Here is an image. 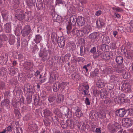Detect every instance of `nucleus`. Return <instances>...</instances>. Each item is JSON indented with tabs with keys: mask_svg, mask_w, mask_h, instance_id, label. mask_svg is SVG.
<instances>
[{
	"mask_svg": "<svg viewBox=\"0 0 133 133\" xmlns=\"http://www.w3.org/2000/svg\"><path fill=\"white\" fill-rule=\"evenodd\" d=\"M124 92L126 93H128L131 92V86L129 83H124L121 87Z\"/></svg>",
	"mask_w": 133,
	"mask_h": 133,
	"instance_id": "7",
	"label": "nucleus"
},
{
	"mask_svg": "<svg viewBox=\"0 0 133 133\" xmlns=\"http://www.w3.org/2000/svg\"><path fill=\"white\" fill-rule=\"evenodd\" d=\"M15 17L19 21H22L25 19L26 21H28L29 19L26 18L28 17V13H24L23 10L21 9H18L16 11Z\"/></svg>",
	"mask_w": 133,
	"mask_h": 133,
	"instance_id": "1",
	"label": "nucleus"
},
{
	"mask_svg": "<svg viewBox=\"0 0 133 133\" xmlns=\"http://www.w3.org/2000/svg\"><path fill=\"white\" fill-rule=\"evenodd\" d=\"M77 18L75 16L73 15L71 16L70 18V23L68 22L69 24L67 26L66 30L67 33H70L71 32H72L71 25L74 26L75 25L77 22Z\"/></svg>",
	"mask_w": 133,
	"mask_h": 133,
	"instance_id": "3",
	"label": "nucleus"
},
{
	"mask_svg": "<svg viewBox=\"0 0 133 133\" xmlns=\"http://www.w3.org/2000/svg\"><path fill=\"white\" fill-rule=\"evenodd\" d=\"M5 130L6 131H7L9 132H10L12 131V128L10 126L6 127L5 129Z\"/></svg>",
	"mask_w": 133,
	"mask_h": 133,
	"instance_id": "64",
	"label": "nucleus"
},
{
	"mask_svg": "<svg viewBox=\"0 0 133 133\" xmlns=\"http://www.w3.org/2000/svg\"><path fill=\"white\" fill-rule=\"evenodd\" d=\"M79 89L82 91L83 94L86 95L88 94L89 86L87 84L83 83L81 84L79 86Z\"/></svg>",
	"mask_w": 133,
	"mask_h": 133,
	"instance_id": "5",
	"label": "nucleus"
},
{
	"mask_svg": "<svg viewBox=\"0 0 133 133\" xmlns=\"http://www.w3.org/2000/svg\"><path fill=\"white\" fill-rule=\"evenodd\" d=\"M104 71V74H107L111 73L112 72L111 69L110 68H107L105 69Z\"/></svg>",
	"mask_w": 133,
	"mask_h": 133,
	"instance_id": "47",
	"label": "nucleus"
},
{
	"mask_svg": "<svg viewBox=\"0 0 133 133\" xmlns=\"http://www.w3.org/2000/svg\"><path fill=\"white\" fill-rule=\"evenodd\" d=\"M112 66L113 68H114V71L116 73H120L123 70V68L124 66L122 64H117L114 63L112 64Z\"/></svg>",
	"mask_w": 133,
	"mask_h": 133,
	"instance_id": "6",
	"label": "nucleus"
},
{
	"mask_svg": "<svg viewBox=\"0 0 133 133\" xmlns=\"http://www.w3.org/2000/svg\"><path fill=\"white\" fill-rule=\"evenodd\" d=\"M10 103V101L9 100L6 99L4 101H2L1 102V104L2 105H5L6 107H7L9 105Z\"/></svg>",
	"mask_w": 133,
	"mask_h": 133,
	"instance_id": "36",
	"label": "nucleus"
},
{
	"mask_svg": "<svg viewBox=\"0 0 133 133\" xmlns=\"http://www.w3.org/2000/svg\"><path fill=\"white\" fill-rule=\"evenodd\" d=\"M110 54L107 52H100V54L99 55L100 59H103L105 60H107L110 59Z\"/></svg>",
	"mask_w": 133,
	"mask_h": 133,
	"instance_id": "13",
	"label": "nucleus"
},
{
	"mask_svg": "<svg viewBox=\"0 0 133 133\" xmlns=\"http://www.w3.org/2000/svg\"><path fill=\"white\" fill-rule=\"evenodd\" d=\"M4 26L5 29V32L8 33H9L11 29V23H6L5 25Z\"/></svg>",
	"mask_w": 133,
	"mask_h": 133,
	"instance_id": "28",
	"label": "nucleus"
},
{
	"mask_svg": "<svg viewBox=\"0 0 133 133\" xmlns=\"http://www.w3.org/2000/svg\"><path fill=\"white\" fill-rule=\"evenodd\" d=\"M48 55L47 51L45 50L43 51H41L39 54V56L42 58L43 60H45L47 58Z\"/></svg>",
	"mask_w": 133,
	"mask_h": 133,
	"instance_id": "15",
	"label": "nucleus"
},
{
	"mask_svg": "<svg viewBox=\"0 0 133 133\" xmlns=\"http://www.w3.org/2000/svg\"><path fill=\"white\" fill-rule=\"evenodd\" d=\"M102 129L101 127L97 128L96 129L95 132L96 133H101Z\"/></svg>",
	"mask_w": 133,
	"mask_h": 133,
	"instance_id": "60",
	"label": "nucleus"
},
{
	"mask_svg": "<svg viewBox=\"0 0 133 133\" xmlns=\"http://www.w3.org/2000/svg\"><path fill=\"white\" fill-rule=\"evenodd\" d=\"M77 62V58H73L71 60V63L73 64H75Z\"/></svg>",
	"mask_w": 133,
	"mask_h": 133,
	"instance_id": "61",
	"label": "nucleus"
},
{
	"mask_svg": "<svg viewBox=\"0 0 133 133\" xmlns=\"http://www.w3.org/2000/svg\"><path fill=\"white\" fill-rule=\"evenodd\" d=\"M38 129V126L36 124L35 122H32L30 123L29 129L31 131L34 132L37 131Z\"/></svg>",
	"mask_w": 133,
	"mask_h": 133,
	"instance_id": "9",
	"label": "nucleus"
},
{
	"mask_svg": "<svg viewBox=\"0 0 133 133\" xmlns=\"http://www.w3.org/2000/svg\"><path fill=\"white\" fill-rule=\"evenodd\" d=\"M9 43L11 45H13L15 42V36L12 34H10L9 35Z\"/></svg>",
	"mask_w": 133,
	"mask_h": 133,
	"instance_id": "23",
	"label": "nucleus"
},
{
	"mask_svg": "<svg viewBox=\"0 0 133 133\" xmlns=\"http://www.w3.org/2000/svg\"><path fill=\"white\" fill-rule=\"evenodd\" d=\"M43 121L45 125L46 126H47L50 125V123L49 122V120L46 119L45 120H43Z\"/></svg>",
	"mask_w": 133,
	"mask_h": 133,
	"instance_id": "59",
	"label": "nucleus"
},
{
	"mask_svg": "<svg viewBox=\"0 0 133 133\" xmlns=\"http://www.w3.org/2000/svg\"><path fill=\"white\" fill-rule=\"evenodd\" d=\"M33 65L34 64L32 62H27L24 64V67L25 69L28 70L32 68Z\"/></svg>",
	"mask_w": 133,
	"mask_h": 133,
	"instance_id": "20",
	"label": "nucleus"
},
{
	"mask_svg": "<svg viewBox=\"0 0 133 133\" xmlns=\"http://www.w3.org/2000/svg\"><path fill=\"white\" fill-rule=\"evenodd\" d=\"M52 120L55 123L57 124L59 122V119L56 116L52 117Z\"/></svg>",
	"mask_w": 133,
	"mask_h": 133,
	"instance_id": "52",
	"label": "nucleus"
},
{
	"mask_svg": "<svg viewBox=\"0 0 133 133\" xmlns=\"http://www.w3.org/2000/svg\"><path fill=\"white\" fill-rule=\"evenodd\" d=\"M19 102L16 101H13L12 102V106L15 108L17 107V105H19Z\"/></svg>",
	"mask_w": 133,
	"mask_h": 133,
	"instance_id": "46",
	"label": "nucleus"
},
{
	"mask_svg": "<svg viewBox=\"0 0 133 133\" xmlns=\"http://www.w3.org/2000/svg\"><path fill=\"white\" fill-rule=\"evenodd\" d=\"M69 46L71 48L72 50L75 49L76 45L75 43L73 42H69L68 43Z\"/></svg>",
	"mask_w": 133,
	"mask_h": 133,
	"instance_id": "39",
	"label": "nucleus"
},
{
	"mask_svg": "<svg viewBox=\"0 0 133 133\" xmlns=\"http://www.w3.org/2000/svg\"><path fill=\"white\" fill-rule=\"evenodd\" d=\"M43 114L45 118L49 116L51 117L53 115L52 112L48 109H45L44 110Z\"/></svg>",
	"mask_w": 133,
	"mask_h": 133,
	"instance_id": "21",
	"label": "nucleus"
},
{
	"mask_svg": "<svg viewBox=\"0 0 133 133\" xmlns=\"http://www.w3.org/2000/svg\"><path fill=\"white\" fill-rule=\"evenodd\" d=\"M42 39V37L40 35H36L35 38L34 39L35 42L36 43H40Z\"/></svg>",
	"mask_w": 133,
	"mask_h": 133,
	"instance_id": "37",
	"label": "nucleus"
},
{
	"mask_svg": "<svg viewBox=\"0 0 133 133\" xmlns=\"http://www.w3.org/2000/svg\"><path fill=\"white\" fill-rule=\"evenodd\" d=\"M36 6L37 9L38 10L42 9L43 8V4L42 2H38L37 3Z\"/></svg>",
	"mask_w": 133,
	"mask_h": 133,
	"instance_id": "42",
	"label": "nucleus"
},
{
	"mask_svg": "<svg viewBox=\"0 0 133 133\" xmlns=\"http://www.w3.org/2000/svg\"><path fill=\"white\" fill-rule=\"evenodd\" d=\"M96 23L97 26L98 28H103L105 25V23L103 20L101 18L97 19Z\"/></svg>",
	"mask_w": 133,
	"mask_h": 133,
	"instance_id": "14",
	"label": "nucleus"
},
{
	"mask_svg": "<svg viewBox=\"0 0 133 133\" xmlns=\"http://www.w3.org/2000/svg\"><path fill=\"white\" fill-rule=\"evenodd\" d=\"M34 2L33 0H27V4L29 6H33Z\"/></svg>",
	"mask_w": 133,
	"mask_h": 133,
	"instance_id": "49",
	"label": "nucleus"
},
{
	"mask_svg": "<svg viewBox=\"0 0 133 133\" xmlns=\"http://www.w3.org/2000/svg\"><path fill=\"white\" fill-rule=\"evenodd\" d=\"M71 55L69 54H66L64 56V59L66 61H69Z\"/></svg>",
	"mask_w": 133,
	"mask_h": 133,
	"instance_id": "51",
	"label": "nucleus"
},
{
	"mask_svg": "<svg viewBox=\"0 0 133 133\" xmlns=\"http://www.w3.org/2000/svg\"><path fill=\"white\" fill-rule=\"evenodd\" d=\"M85 22V18L81 16H78L77 18V23L78 26H82L84 25Z\"/></svg>",
	"mask_w": 133,
	"mask_h": 133,
	"instance_id": "8",
	"label": "nucleus"
},
{
	"mask_svg": "<svg viewBox=\"0 0 133 133\" xmlns=\"http://www.w3.org/2000/svg\"><path fill=\"white\" fill-rule=\"evenodd\" d=\"M125 56L128 59H131L133 57V52L131 51H127L125 53Z\"/></svg>",
	"mask_w": 133,
	"mask_h": 133,
	"instance_id": "22",
	"label": "nucleus"
},
{
	"mask_svg": "<svg viewBox=\"0 0 133 133\" xmlns=\"http://www.w3.org/2000/svg\"><path fill=\"white\" fill-rule=\"evenodd\" d=\"M103 41L104 42L107 44H108L110 42V40L108 37H104L103 39Z\"/></svg>",
	"mask_w": 133,
	"mask_h": 133,
	"instance_id": "40",
	"label": "nucleus"
},
{
	"mask_svg": "<svg viewBox=\"0 0 133 133\" xmlns=\"http://www.w3.org/2000/svg\"><path fill=\"white\" fill-rule=\"evenodd\" d=\"M64 96L61 94H58L57 96L56 101L58 103H61L63 101Z\"/></svg>",
	"mask_w": 133,
	"mask_h": 133,
	"instance_id": "24",
	"label": "nucleus"
},
{
	"mask_svg": "<svg viewBox=\"0 0 133 133\" xmlns=\"http://www.w3.org/2000/svg\"><path fill=\"white\" fill-rule=\"evenodd\" d=\"M3 19L6 20L8 18V15L6 10H4L1 12Z\"/></svg>",
	"mask_w": 133,
	"mask_h": 133,
	"instance_id": "32",
	"label": "nucleus"
},
{
	"mask_svg": "<svg viewBox=\"0 0 133 133\" xmlns=\"http://www.w3.org/2000/svg\"><path fill=\"white\" fill-rule=\"evenodd\" d=\"M8 39V37L4 34H2L0 36V40L1 41H6Z\"/></svg>",
	"mask_w": 133,
	"mask_h": 133,
	"instance_id": "41",
	"label": "nucleus"
},
{
	"mask_svg": "<svg viewBox=\"0 0 133 133\" xmlns=\"http://www.w3.org/2000/svg\"><path fill=\"white\" fill-rule=\"evenodd\" d=\"M107 83L106 82L102 80H98L97 82V87L99 88H102L104 86L105 84Z\"/></svg>",
	"mask_w": 133,
	"mask_h": 133,
	"instance_id": "30",
	"label": "nucleus"
},
{
	"mask_svg": "<svg viewBox=\"0 0 133 133\" xmlns=\"http://www.w3.org/2000/svg\"><path fill=\"white\" fill-rule=\"evenodd\" d=\"M59 77L58 74L56 73L52 76V74H50V77L49 79V82L50 83H52L54 81H55L56 79Z\"/></svg>",
	"mask_w": 133,
	"mask_h": 133,
	"instance_id": "17",
	"label": "nucleus"
},
{
	"mask_svg": "<svg viewBox=\"0 0 133 133\" xmlns=\"http://www.w3.org/2000/svg\"><path fill=\"white\" fill-rule=\"evenodd\" d=\"M126 113V111L123 108L120 109L116 111V115L120 117H123Z\"/></svg>",
	"mask_w": 133,
	"mask_h": 133,
	"instance_id": "12",
	"label": "nucleus"
},
{
	"mask_svg": "<svg viewBox=\"0 0 133 133\" xmlns=\"http://www.w3.org/2000/svg\"><path fill=\"white\" fill-rule=\"evenodd\" d=\"M110 46L113 49H115L116 47V43L115 42H113L112 44H110Z\"/></svg>",
	"mask_w": 133,
	"mask_h": 133,
	"instance_id": "62",
	"label": "nucleus"
},
{
	"mask_svg": "<svg viewBox=\"0 0 133 133\" xmlns=\"http://www.w3.org/2000/svg\"><path fill=\"white\" fill-rule=\"evenodd\" d=\"M99 34H90L89 35V38L91 39L92 40H93L94 41H95L97 40L96 38L98 37Z\"/></svg>",
	"mask_w": 133,
	"mask_h": 133,
	"instance_id": "31",
	"label": "nucleus"
},
{
	"mask_svg": "<svg viewBox=\"0 0 133 133\" xmlns=\"http://www.w3.org/2000/svg\"><path fill=\"white\" fill-rule=\"evenodd\" d=\"M66 124L68 128L71 129H73L74 127V125L73 122L70 120H67Z\"/></svg>",
	"mask_w": 133,
	"mask_h": 133,
	"instance_id": "27",
	"label": "nucleus"
},
{
	"mask_svg": "<svg viewBox=\"0 0 133 133\" xmlns=\"http://www.w3.org/2000/svg\"><path fill=\"white\" fill-rule=\"evenodd\" d=\"M66 0H56V4H63L65 2Z\"/></svg>",
	"mask_w": 133,
	"mask_h": 133,
	"instance_id": "55",
	"label": "nucleus"
},
{
	"mask_svg": "<svg viewBox=\"0 0 133 133\" xmlns=\"http://www.w3.org/2000/svg\"><path fill=\"white\" fill-rule=\"evenodd\" d=\"M52 88L54 92H57L59 90H60V83L57 82L54 83L53 85Z\"/></svg>",
	"mask_w": 133,
	"mask_h": 133,
	"instance_id": "19",
	"label": "nucleus"
},
{
	"mask_svg": "<svg viewBox=\"0 0 133 133\" xmlns=\"http://www.w3.org/2000/svg\"><path fill=\"white\" fill-rule=\"evenodd\" d=\"M75 114L78 117H80L83 116V112L78 107L76 108Z\"/></svg>",
	"mask_w": 133,
	"mask_h": 133,
	"instance_id": "18",
	"label": "nucleus"
},
{
	"mask_svg": "<svg viewBox=\"0 0 133 133\" xmlns=\"http://www.w3.org/2000/svg\"><path fill=\"white\" fill-rule=\"evenodd\" d=\"M120 125L116 122L113 123H110L108 124V129L109 131L111 133H114L116 132L117 131L121 128Z\"/></svg>",
	"mask_w": 133,
	"mask_h": 133,
	"instance_id": "2",
	"label": "nucleus"
},
{
	"mask_svg": "<svg viewBox=\"0 0 133 133\" xmlns=\"http://www.w3.org/2000/svg\"><path fill=\"white\" fill-rule=\"evenodd\" d=\"M100 54V51L99 52L98 54H95L94 55H93V58L94 59H96L98 58L100 59V55L99 56Z\"/></svg>",
	"mask_w": 133,
	"mask_h": 133,
	"instance_id": "54",
	"label": "nucleus"
},
{
	"mask_svg": "<svg viewBox=\"0 0 133 133\" xmlns=\"http://www.w3.org/2000/svg\"><path fill=\"white\" fill-rule=\"evenodd\" d=\"M52 15L53 19L57 20L58 18V15L57 14H56L55 12H52Z\"/></svg>",
	"mask_w": 133,
	"mask_h": 133,
	"instance_id": "56",
	"label": "nucleus"
},
{
	"mask_svg": "<svg viewBox=\"0 0 133 133\" xmlns=\"http://www.w3.org/2000/svg\"><path fill=\"white\" fill-rule=\"evenodd\" d=\"M8 57L6 55L5 56L1 55L0 57V64L3 65L7 63Z\"/></svg>",
	"mask_w": 133,
	"mask_h": 133,
	"instance_id": "16",
	"label": "nucleus"
},
{
	"mask_svg": "<svg viewBox=\"0 0 133 133\" xmlns=\"http://www.w3.org/2000/svg\"><path fill=\"white\" fill-rule=\"evenodd\" d=\"M99 117L101 119L105 118L106 117L105 113L104 111H100L98 114Z\"/></svg>",
	"mask_w": 133,
	"mask_h": 133,
	"instance_id": "38",
	"label": "nucleus"
},
{
	"mask_svg": "<svg viewBox=\"0 0 133 133\" xmlns=\"http://www.w3.org/2000/svg\"><path fill=\"white\" fill-rule=\"evenodd\" d=\"M21 32L23 33H30L31 32V31L30 27L29 26H26L23 28V30H21Z\"/></svg>",
	"mask_w": 133,
	"mask_h": 133,
	"instance_id": "26",
	"label": "nucleus"
},
{
	"mask_svg": "<svg viewBox=\"0 0 133 133\" xmlns=\"http://www.w3.org/2000/svg\"><path fill=\"white\" fill-rule=\"evenodd\" d=\"M115 61L117 64H122L123 61V57L121 56H119L116 57Z\"/></svg>",
	"mask_w": 133,
	"mask_h": 133,
	"instance_id": "29",
	"label": "nucleus"
},
{
	"mask_svg": "<svg viewBox=\"0 0 133 133\" xmlns=\"http://www.w3.org/2000/svg\"><path fill=\"white\" fill-rule=\"evenodd\" d=\"M115 102L116 103L121 104L124 101L123 98L118 97L115 98L114 99Z\"/></svg>",
	"mask_w": 133,
	"mask_h": 133,
	"instance_id": "34",
	"label": "nucleus"
},
{
	"mask_svg": "<svg viewBox=\"0 0 133 133\" xmlns=\"http://www.w3.org/2000/svg\"><path fill=\"white\" fill-rule=\"evenodd\" d=\"M124 126L126 127H131L133 124V121L128 118H126L123 122Z\"/></svg>",
	"mask_w": 133,
	"mask_h": 133,
	"instance_id": "11",
	"label": "nucleus"
},
{
	"mask_svg": "<svg viewBox=\"0 0 133 133\" xmlns=\"http://www.w3.org/2000/svg\"><path fill=\"white\" fill-rule=\"evenodd\" d=\"M60 91H63L65 88H67L69 85L68 83L66 82H62L61 83H60Z\"/></svg>",
	"mask_w": 133,
	"mask_h": 133,
	"instance_id": "25",
	"label": "nucleus"
},
{
	"mask_svg": "<svg viewBox=\"0 0 133 133\" xmlns=\"http://www.w3.org/2000/svg\"><path fill=\"white\" fill-rule=\"evenodd\" d=\"M91 31V28L90 27H85L83 28L81 30H78L76 28H74L72 31V33H74L76 32V33H88Z\"/></svg>",
	"mask_w": 133,
	"mask_h": 133,
	"instance_id": "4",
	"label": "nucleus"
},
{
	"mask_svg": "<svg viewBox=\"0 0 133 133\" xmlns=\"http://www.w3.org/2000/svg\"><path fill=\"white\" fill-rule=\"evenodd\" d=\"M110 80H112V81H115L118 82V77L116 76L115 75H112L110 76Z\"/></svg>",
	"mask_w": 133,
	"mask_h": 133,
	"instance_id": "43",
	"label": "nucleus"
},
{
	"mask_svg": "<svg viewBox=\"0 0 133 133\" xmlns=\"http://www.w3.org/2000/svg\"><path fill=\"white\" fill-rule=\"evenodd\" d=\"M56 99V96H49L48 98V101L50 102H52Z\"/></svg>",
	"mask_w": 133,
	"mask_h": 133,
	"instance_id": "44",
	"label": "nucleus"
},
{
	"mask_svg": "<svg viewBox=\"0 0 133 133\" xmlns=\"http://www.w3.org/2000/svg\"><path fill=\"white\" fill-rule=\"evenodd\" d=\"M18 71V69L17 68H15L13 66L11 67V68L10 70V74L12 76H14L16 72Z\"/></svg>",
	"mask_w": 133,
	"mask_h": 133,
	"instance_id": "33",
	"label": "nucleus"
},
{
	"mask_svg": "<svg viewBox=\"0 0 133 133\" xmlns=\"http://www.w3.org/2000/svg\"><path fill=\"white\" fill-rule=\"evenodd\" d=\"M24 76V74H22L21 75L20 74H18V79L20 80H22L23 79V77Z\"/></svg>",
	"mask_w": 133,
	"mask_h": 133,
	"instance_id": "58",
	"label": "nucleus"
},
{
	"mask_svg": "<svg viewBox=\"0 0 133 133\" xmlns=\"http://www.w3.org/2000/svg\"><path fill=\"white\" fill-rule=\"evenodd\" d=\"M129 74L128 73H127L126 71L123 72L122 74V75L124 79H126L128 78Z\"/></svg>",
	"mask_w": 133,
	"mask_h": 133,
	"instance_id": "50",
	"label": "nucleus"
},
{
	"mask_svg": "<svg viewBox=\"0 0 133 133\" xmlns=\"http://www.w3.org/2000/svg\"><path fill=\"white\" fill-rule=\"evenodd\" d=\"M77 62H82L85 61L84 58L81 57H78L77 58Z\"/></svg>",
	"mask_w": 133,
	"mask_h": 133,
	"instance_id": "53",
	"label": "nucleus"
},
{
	"mask_svg": "<svg viewBox=\"0 0 133 133\" xmlns=\"http://www.w3.org/2000/svg\"><path fill=\"white\" fill-rule=\"evenodd\" d=\"M72 76L74 79H76L77 81H78L80 79L79 75L76 72H74L72 75Z\"/></svg>",
	"mask_w": 133,
	"mask_h": 133,
	"instance_id": "35",
	"label": "nucleus"
},
{
	"mask_svg": "<svg viewBox=\"0 0 133 133\" xmlns=\"http://www.w3.org/2000/svg\"><path fill=\"white\" fill-rule=\"evenodd\" d=\"M98 73V70L97 69H95L92 73H91V77H94Z\"/></svg>",
	"mask_w": 133,
	"mask_h": 133,
	"instance_id": "48",
	"label": "nucleus"
},
{
	"mask_svg": "<svg viewBox=\"0 0 133 133\" xmlns=\"http://www.w3.org/2000/svg\"><path fill=\"white\" fill-rule=\"evenodd\" d=\"M30 118V115H27L25 116L23 118L24 120L26 121H28L29 119Z\"/></svg>",
	"mask_w": 133,
	"mask_h": 133,
	"instance_id": "63",
	"label": "nucleus"
},
{
	"mask_svg": "<svg viewBox=\"0 0 133 133\" xmlns=\"http://www.w3.org/2000/svg\"><path fill=\"white\" fill-rule=\"evenodd\" d=\"M14 113L15 116L18 118L19 117V115L21 114L20 113L18 109H14Z\"/></svg>",
	"mask_w": 133,
	"mask_h": 133,
	"instance_id": "45",
	"label": "nucleus"
},
{
	"mask_svg": "<svg viewBox=\"0 0 133 133\" xmlns=\"http://www.w3.org/2000/svg\"><path fill=\"white\" fill-rule=\"evenodd\" d=\"M65 39L64 37H59L58 39V44L60 48H62L65 45Z\"/></svg>",
	"mask_w": 133,
	"mask_h": 133,
	"instance_id": "10",
	"label": "nucleus"
},
{
	"mask_svg": "<svg viewBox=\"0 0 133 133\" xmlns=\"http://www.w3.org/2000/svg\"><path fill=\"white\" fill-rule=\"evenodd\" d=\"M85 102L87 105H90V103L89 101V98L88 97H86L85 99Z\"/></svg>",
	"mask_w": 133,
	"mask_h": 133,
	"instance_id": "57",
	"label": "nucleus"
}]
</instances>
